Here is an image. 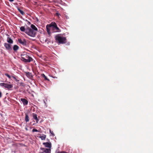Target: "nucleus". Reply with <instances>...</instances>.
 <instances>
[{
	"instance_id": "412c9836",
	"label": "nucleus",
	"mask_w": 153,
	"mask_h": 153,
	"mask_svg": "<svg viewBox=\"0 0 153 153\" xmlns=\"http://www.w3.org/2000/svg\"><path fill=\"white\" fill-rule=\"evenodd\" d=\"M49 131L52 136H53L55 135L53 131H51V129L49 130Z\"/></svg>"
},
{
	"instance_id": "423d86ee",
	"label": "nucleus",
	"mask_w": 153,
	"mask_h": 153,
	"mask_svg": "<svg viewBox=\"0 0 153 153\" xmlns=\"http://www.w3.org/2000/svg\"><path fill=\"white\" fill-rule=\"evenodd\" d=\"M18 42L23 46H27V40L25 39H19Z\"/></svg>"
},
{
	"instance_id": "39448f33",
	"label": "nucleus",
	"mask_w": 153,
	"mask_h": 153,
	"mask_svg": "<svg viewBox=\"0 0 153 153\" xmlns=\"http://www.w3.org/2000/svg\"><path fill=\"white\" fill-rule=\"evenodd\" d=\"M0 85L2 87L7 88L8 89H10L13 87L12 84H9L7 83H0Z\"/></svg>"
},
{
	"instance_id": "bb28decb",
	"label": "nucleus",
	"mask_w": 153,
	"mask_h": 153,
	"mask_svg": "<svg viewBox=\"0 0 153 153\" xmlns=\"http://www.w3.org/2000/svg\"><path fill=\"white\" fill-rule=\"evenodd\" d=\"M10 2H13L14 1V0H8Z\"/></svg>"
},
{
	"instance_id": "f257e3e1",
	"label": "nucleus",
	"mask_w": 153,
	"mask_h": 153,
	"mask_svg": "<svg viewBox=\"0 0 153 153\" xmlns=\"http://www.w3.org/2000/svg\"><path fill=\"white\" fill-rule=\"evenodd\" d=\"M20 30L21 31L25 32L31 37H34L36 36V32L27 26L25 27V26H21L20 27Z\"/></svg>"
},
{
	"instance_id": "aec40b11",
	"label": "nucleus",
	"mask_w": 153,
	"mask_h": 153,
	"mask_svg": "<svg viewBox=\"0 0 153 153\" xmlns=\"http://www.w3.org/2000/svg\"><path fill=\"white\" fill-rule=\"evenodd\" d=\"M40 137L42 140H45L46 137V135L44 134H43L42 136Z\"/></svg>"
},
{
	"instance_id": "6e6552de",
	"label": "nucleus",
	"mask_w": 153,
	"mask_h": 153,
	"mask_svg": "<svg viewBox=\"0 0 153 153\" xmlns=\"http://www.w3.org/2000/svg\"><path fill=\"white\" fill-rule=\"evenodd\" d=\"M51 33L56 32H61V30L57 27V26H56L54 28H53V29L51 30Z\"/></svg>"
},
{
	"instance_id": "f03ea898",
	"label": "nucleus",
	"mask_w": 153,
	"mask_h": 153,
	"mask_svg": "<svg viewBox=\"0 0 153 153\" xmlns=\"http://www.w3.org/2000/svg\"><path fill=\"white\" fill-rule=\"evenodd\" d=\"M21 60L25 62H30L33 60L32 58L29 55V53L24 52L21 55Z\"/></svg>"
},
{
	"instance_id": "5701e85b",
	"label": "nucleus",
	"mask_w": 153,
	"mask_h": 153,
	"mask_svg": "<svg viewBox=\"0 0 153 153\" xmlns=\"http://www.w3.org/2000/svg\"><path fill=\"white\" fill-rule=\"evenodd\" d=\"M57 153H68L64 151L58 152Z\"/></svg>"
},
{
	"instance_id": "a878e982",
	"label": "nucleus",
	"mask_w": 153,
	"mask_h": 153,
	"mask_svg": "<svg viewBox=\"0 0 153 153\" xmlns=\"http://www.w3.org/2000/svg\"><path fill=\"white\" fill-rule=\"evenodd\" d=\"M2 94L1 92L0 91V98L2 97Z\"/></svg>"
},
{
	"instance_id": "7ed1b4c3",
	"label": "nucleus",
	"mask_w": 153,
	"mask_h": 153,
	"mask_svg": "<svg viewBox=\"0 0 153 153\" xmlns=\"http://www.w3.org/2000/svg\"><path fill=\"white\" fill-rule=\"evenodd\" d=\"M55 40L56 42L59 44H63L66 42V37L61 36L59 34L55 36Z\"/></svg>"
},
{
	"instance_id": "2eb2a0df",
	"label": "nucleus",
	"mask_w": 153,
	"mask_h": 153,
	"mask_svg": "<svg viewBox=\"0 0 153 153\" xmlns=\"http://www.w3.org/2000/svg\"><path fill=\"white\" fill-rule=\"evenodd\" d=\"M25 120L26 122L27 123L29 121V117L27 114H25Z\"/></svg>"
},
{
	"instance_id": "7c9ffc66",
	"label": "nucleus",
	"mask_w": 153,
	"mask_h": 153,
	"mask_svg": "<svg viewBox=\"0 0 153 153\" xmlns=\"http://www.w3.org/2000/svg\"><path fill=\"white\" fill-rule=\"evenodd\" d=\"M43 153V152H42V153Z\"/></svg>"
},
{
	"instance_id": "c85d7f7f",
	"label": "nucleus",
	"mask_w": 153,
	"mask_h": 153,
	"mask_svg": "<svg viewBox=\"0 0 153 153\" xmlns=\"http://www.w3.org/2000/svg\"><path fill=\"white\" fill-rule=\"evenodd\" d=\"M41 149H42V150H43L44 149V148H41Z\"/></svg>"
},
{
	"instance_id": "9b49d317",
	"label": "nucleus",
	"mask_w": 153,
	"mask_h": 153,
	"mask_svg": "<svg viewBox=\"0 0 153 153\" xmlns=\"http://www.w3.org/2000/svg\"><path fill=\"white\" fill-rule=\"evenodd\" d=\"M26 75L28 78L30 79H31L33 77L32 73L29 72L26 73Z\"/></svg>"
},
{
	"instance_id": "c756f323",
	"label": "nucleus",
	"mask_w": 153,
	"mask_h": 153,
	"mask_svg": "<svg viewBox=\"0 0 153 153\" xmlns=\"http://www.w3.org/2000/svg\"><path fill=\"white\" fill-rule=\"evenodd\" d=\"M25 129L26 130H27V128H25Z\"/></svg>"
},
{
	"instance_id": "6ab92c4d",
	"label": "nucleus",
	"mask_w": 153,
	"mask_h": 153,
	"mask_svg": "<svg viewBox=\"0 0 153 153\" xmlns=\"http://www.w3.org/2000/svg\"><path fill=\"white\" fill-rule=\"evenodd\" d=\"M17 10L21 14H22V15H24L25 13L24 12H23V11L21 10L19 7H17Z\"/></svg>"
},
{
	"instance_id": "b1692460",
	"label": "nucleus",
	"mask_w": 153,
	"mask_h": 153,
	"mask_svg": "<svg viewBox=\"0 0 153 153\" xmlns=\"http://www.w3.org/2000/svg\"><path fill=\"white\" fill-rule=\"evenodd\" d=\"M38 131V130L37 129H33L32 130V131L33 132H37Z\"/></svg>"
},
{
	"instance_id": "393cba45",
	"label": "nucleus",
	"mask_w": 153,
	"mask_h": 153,
	"mask_svg": "<svg viewBox=\"0 0 153 153\" xmlns=\"http://www.w3.org/2000/svg\"><path fill=\"white\" fill-rule=\"evenodd\" d=\"M56 15L57 16H60V14L58 13H56Z\"/></svg>"
},
{
	"instance_id": "9d476101",
	"label": "nucleus",
	"mask_w": 153,
	"mask_h": 153,
	"mask_svg": "<svg viewBox=\"0 0 153 153\" xmlns=\"http://www.w3.org/2000/svg\"><path fill=\"white\" fill-rule=\"evenodd\" d=\"M20 100L23 103L24 105H27L28 101L27 100L24 98H21Z\"/></svg>"
},
{
	"instance_id": "cd10ccee",
	"label": "nucleus",
	"mask_w": 153,
	"mask_h": 153,
	"mask_svg": "<svg viewBox=\"0 0 153 153\" xmlns=\"http://www.w3.org/2000/svg\"><path fill=\"white\" fill-rule=\"evenodd\" d=\"M44 103H45V104L46 105V103L45 101V100H44Z\"/></svg>"
},
{
	"instance_id": "20e7f679",
	"label": "nucleus",
	"mask_w": 153,
	"mask_h": 153,
	"mask_svg": "<svg viewBox=\"0 0 153 153\" xmlns=\"http://www.w3.org/2000/svg\"><path fill=\"white\" fill-rule=\"evenodd\" d=\"M57 26L56 23L52 22L50 24L47 25L46 26L47 31L49 35H50L51 32V30Z\"/></svg>"
},
{
	"instance_id": "4be33fe9",
	"label": "nucleus",
	"mask_w": 153,
	"mask_h": 153,
	"mask_svg": "<svg viewBox=\"0 0 153 153\" xmlns=\"http://www.w3.org/2000/svg\"><path fill=\"white\" fill-rule=\"evenodd\" d=\"M43 76L45 80H47L48 81L49 80L48 79L47 77L44 74H43Z\"/></svg>"
},
{
	"instance_id": "4468645a",
	"label": "nucleus",
	"mask_w": 153,
	"mask_h": 153,
	"mask_svg": "<svg viewBox=\"0 0 153 153\" xmlns=\"http://www.w3.org/2000/svg\"><path fill=\"white\" fill-rule=\"evenodd\" d=\"M33 119H34L36 120V123H38V121H39V120L37 118V114L33 113Z\"/></svg>"
},
{
	"instance_id": "f8f14e48",
	"label": "nucleus",
	"mask_w": 153,
	"mask_h": 153,
	"mask_svg": "<svg viewBox=\"0 0 153 153\" xmlns=\"http://www.w3.org/2000/svg\"><path fill=\"white\" fill-rule=\"evenodd\" d=\"M7 42L10 44H12L13 43V41L12 39L10 37H8L7 39Z\"/></svg>"
},
{
	"instance_id": "f3484780",
	"label": "nucleus",
	"mask_w": 153,
	"mask_h": 153,
	"mask_svg": "<svg viewBox=\"0 0 153 153\" xmlns=\"http://www.w3.org/2000/svg\"><path fill=\"white\" fill-rule=\"evenodd\" d=\"M19 48V47L16 45H14L13 48V50L15 51H16L18 50Z\"/></svg>"
},
{
	"instance_id": "ddd939ff",
	"label": "nucleus",
	"mask_w": 153,
	"mask_h": 153,
	"mask_svg": "<svg viewBox=\"0 0 153 153\" xmlns=\"http://www.w3.org/2000/svg\"><path fill=\"white\" fill-rule=\"evenodd\" d=\"M31 29L32 30H33L35 31H37L38 30V29L37 27L33 25L32 24L31 25Z\"/></svg>"
},
{
	"instance_id": "0eeeda50",
	"label": "nucleus",
	"mask_w": 153,
	"mask_h": 153,
	"mask_svg": "<svg viewBox=\"0 0 153 153\" xmlns=\"http://www.w3.org/2000/svg\"><path fill=\"white\" fill-rule=\"evenodd\" d=\"M4 45L5 48L7 50L10 51L12 50V48L10 44L5 43H4Z\"/></svg>"
},
{
	"instance_id": "dca6fc26",
	"label": "nucleus",
	"mask_w": 153,
	"mask_h": 153,
	"mask_svg": "<svg viewBox=\"0 0 153 153\" xmlns=\"http://www.w3.org/2000/svg\"><path fill=\"white\" fill-rule=\"evenodd\" d=\"M9 79H10L11 77L13 78L14 79L16 80V77L13 76H10L9 74H8L5 73L4 74Z\"/></svg>"
},
{
	"instance_id": "a211bd4d",
	"label": "nucleus",
	"mask_w": 153,
	"mask_h": 153,
	"mask_svg": "<svg viewBox=\"0 0 153 153\" xmlns=\"http://www.w3.org/2000/svg\"><path fill=\"white\" fill-rule=\"evenodd\" d=\"M44 152L45 153H51V150L50 149H46Z\"/></svg>"
},
{
	"instance_id": "1a4fd4ad",
	"label": "nucleus",
	"mask_w": 153,
	"mask_h": 153,
	"mask_svg": "<svg viewBox=\"0 0 153 153\" xmlns=\"http://www.w3.org/2000/svg\"><path fill=\"white\" fill-rule=\"evenodd\" d=\"M43 145H45V146L49 148H51V143L50 142H46V143H43Z\"/></svg>"
}]
</instances>
